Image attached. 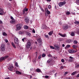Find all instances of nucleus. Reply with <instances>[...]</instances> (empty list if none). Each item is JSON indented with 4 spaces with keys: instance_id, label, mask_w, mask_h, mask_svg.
Listing matches in <instances>:
<instances>
[{
    "instance_id": "f257e3e1",
    "label": "nucleus",
    "mask_w": 79,
    "mask_h": 79,
    "mask_svg": "<svg viewBox=\"0 0 79 79\" xmlns=\"http://www.w3.org/2000/svg\"><path fill=\"white\" fill-rule=\"evenodd\" d=\"M5 50V45L4 44H2L1 45V51L2 52H3Z\"/></svg>"
},
{
    "instance_id": "c756f323",
    "label": "nucleus",
    "mask_w": 79,
    "mask_h": 79,
    "mask_svg": "<svg viewBox=\"0 0 79 79\" xmlns=\"http://www.w3.org/2000/svg\"><path fill=\"white\" fill-rule=\"evenodd\" d=\"M71 35L72 36H74V33L73 32H71Z\"/></svg>"
},
{
    "instance_id": "7c9ffc66",
    "label": "nucleus",
    "mask_w": 79,
    "mask_h": 79,
    "mask_svg": "<svg viewBox=\"0 0 79 79\" xmlns=\"http://www.w3.org/2000/svg\"><path fill=\"white\" fill-rule=\"evenodd\" d=\"M74 23L75 24H79V22L78 21H76L74 22Z\"/></svg>"
},
{
    "instance_id": "7ed1b4c3",
    "label": "nucleus",
    "mask_w": 79,
    "mask_h": 79,
    "mask_svg": "<svg viewBox=\"0 0 79 79\" xmlns=\"http://www.w3.org/2000/svg\"><path fill=\"white\" fill-rule=\"evenodd\" d=\"M45 11L47 13H45V15L46 16H48V15H50V12L48 10V8H46L45 9Z\"/></svg>"
},
{
    "instance_id": "79ce46f5",
    "label": "nucleus",
    "mask_w": 79,
    "mask_h": 79,
    "mask_svg": "<svg viewBox=\"0 0 79 79\" xmlns=\"http://www.w3.org/2000/svg\"><path fill=\"white\" fill-rule=\"evenodd\" d=\"M70 14V12L69 11H68L66 13V15H69Z\"/></svg>"
},
{
    "instance_id": "6e6552de",
    "label": "nucleus",
    "mask_w": 79,
    "mask_h": 79,
    "mask_svg": "<svg viewBox=\"0 0 79 79\" xmlns=\"http://www.w3.org/2000/svg\"><path fill=\"white\" fill-rule=\"evenodd\" d=\"M28 11V9L25 7L23 10V15H24V14L25 13V11Z\"/></svg>"
},
{
    "instance_id": "1a4fd4ad",
    "label": "nucleus",
    "mask_w": 79,
    "mask_h": 79,
    "mask_svg": "<svg viewBox=\"0 0 79 79\" xmlns=\"http://www.w3.org/2000/svg\"><path fill=\"white\" fill-rule=\"evenodd\" d=\"M54 47L56 48V50H59L60 49V47H59V46L58 45H56V44H55L54 45Z\"/></svg>"
},
{
    "instance_id": "774afa93",
    "label": "nucleus",
    "mask_w": 79,
    "mask_h": 79,
    "mask_svg": "<svg viewBox=\"0 0 79 79\" xmlns=\"http://www.w3.org/2000/svg\"><path fill=\"white\" fill-rule=\"evenodd\" d=\"M62 47H64V44H63L62 45Z\"/></svg>"
},
{
    "instance_id": "9d476101",
    "label": "nucleus",
    "mask_w": 79,
    "mask_h": 79,
    "mask_svg": "<svg viewBox=\"0 0 79 79\" xmlns=\"http://www.w3.org/2000/svg\"><path fill=\"white\" fill-rule=\"evenodd\" d=\"M69 27V26L68 25H65L63 27V29L64 30H66Z\"/></svg>"
},
{
    "instance_id": "a18cd8bd",
    "label": "nucleus",
    "mask_w": 79,
    "mask_h": 79,
    "mask_svg": "<svg viewBox=\"0 0 79 79\" xmlns=\"http://www.w3.org/2000/svg\"><path fill=\"white\" fill-rule=\"evenodd\" d=\"M61 61L62 62V63H64V59H62L61 60Z\"/></svg>"
},
{
    "instance_id": "393cba45",
    "label": "nucleus",
    "mask_w": 79,
    "mask_h": 79,
    "mask_svg": "<svg viewBox=\"0 0 79 79\" xmlns=\"http://www.w3.org/2000/svg\"><path fill=\"white\" fill-rule=\"evenodd\" d=\"M22 41L24 42V40H27V39L26 38H25L22 39Z\"/></svg>"
},
{
    "instance_id": "09e8293b",
    "label": "nucleus",
    "mask_w": 79,
    "mask_h": 79,
    "mask_svg": "<svg viewBox=\"0 0 79 79\" xmlns=\"http://www.w3.org/2000/svg\"><path fill=\"white\" fill-rule=\"evenodd\" d=\"M4 40L6 43L8 42V40H7L6 39H5Z\"/></svg>"
},
{
    "instance_id": "052dcab7",
    "label": "nucleus",
    "mask_w": 79,
    "mask_h": 79,
    "mask_svg": "<svg viewBox=\"0 0 79 79\" xmlns=\"http://www.w3.org/2000/svg\"><path fill=\"white\" fill-rule=\"evenodd\" d=\"M38 53L37 52H36L35 53V54H36V56L37 55V54H38Z\"/></svg>"
},
{
    "instance_id": "8fccbe9b",
    "label": "nucleus",
    "mask_w": 79,
    "mask_h": 79,
    "mask_svg": "<svg viewBox=\"0 0 79 79\" xmlns=\"http://www.w3.org/2000/svg\"><path fill=\"white\" fill-rule=\"evenodd\" d=\"M48 8L49 9H51V5H49L48 6Z\"/></svg>"
},
{
    "instance_id": "e433bc0d",
    "label": "nucleus",
    "mask_w": 79,
    "mask_h": 79,
    "mask_svg": "<svg viewBox=\"0 0 79 79\" xmlns=\"http://www.w3.org/2000/svg\"><path fill=\"white\" fill-rule=\"evenodd\" d=\"M5 15V13H2V12H0V15Z\"/></svg>"
},
{
    "instance_id": "c03bdc74",
    "label": "nucleus",
    "mask_w": 79,
    "mask_h": 79,
    "mask_svg": "<svg viewBox=\"0 0 79 79\" xmlns=\"http://www.w3.org/2000/svg\"><path fill=\"white\" fill-rule=\"evenodd\" d=\"M32 61L34 63H35V62H36V61H35V59H34Z\"/></svg>"
},
{
    "instance_id": "423d86ee",
    "label": "nucleus",
    "mask_w": 79,
    "mask_h": 79,
    "mask_svg": "<svg viewBox=\"0 0 79 79\" xmlns=\"http://www.w3.org/2000/svg\"><path fill=\"white\" fill-rule=\"evenodd\" d=\"M76 52H77V51H75L74 49L70 50H69V53H76Z\"/></svg>"
},
{
    "instance_id": "13d9d810",
    "label": "nucleus",
    "mask_w": 79,
    "mask_h": 79,
    "mask_svg": "<svg viewBox=\"0 0 79 79\" xmlns=\"http://www.w3.org/2000/svg\"><path fill=\"white\" fill-rule=\"evenodd\" d=\"M10 18L11 19H12V20H13L14 19V18H13L12 17H11Z\"/></svg>"
},
{
    "instance_id": "ddd939ff",
    "label": "nucleus",
    "mask_w": 79,
    "mask_h": 79,
    "mask_svg": "<svg viewBox=\"0 0 79 79\" xmlns=\"http://www.w3.org/2000/svg\"><path fill=\"white\" fill-rule=\"evenodd\" d=\"M9 69L10 71H13L14 69V67L13 66H10L9 67Z\"/></svg>"
},
{
    "instance_id": "473e14b6",
    "label": "nucleus",
    "mask_w": 79,
    "mask_h": 79,
    "mask_svg": "<svg viewBox=\"0 0 79 79\" xmlns=\"http://www.w3.org/2000/svg\"><path fill=\"white\" fill-rule=\"evenodd\" d=\"M41 10L42 11L44 12V9H42V7H41V6H39Z\"/></svg>"
},
{
    "instance_id": "37998d69",
    "label": "nucleus",
    "mask_w": 79,
    "mask_h": 79,
    "mask_svg": "<svg viewBox=\"0 0 79 79\" xmlns=\"http://www.w3.org/2000/svg\"><path fill=\"white\" fill-rule=\"evenodd\" d=\"M3 35H7V34H6V33L5 32H4L3 33Z\"/></svg>"
},
{
    "instance_id": "bf43d9fd",
    "label": "nucleus",
    "mask_w": 79,
    "mask_h": 79,
    "mask_svg": "<svg viewBox=\"0 0 79 79\" xmlns=\"http://www.w3.org/2000/svg\"><path fill=\"white\" fill-rule=\"evenodd\" d=\"M55 70H53L52 71V73H55Z\"/></svg>"
},
{
    "instance_id": "c85d7f7f",
    "label": "nucleus",
    "mask_w": 79,
    "mask_h": 79,
    "mask_svg": "<svg viewBox=\"0 0 79 79\" xmlns=\"http://www.w3.org/2000/svg\"><path fill=\"white\" fill-rule=\"evenodd\" d=\"M69 47H70V45H68L65 47V49H66V48H69Z\"/></svg>"
},
{
    "instance_id": "aec40b11",
    "label": "nucleus",
    "mask_w": 79,
    "mask_h": 79,
    "mask_svg": "<svg viewBox=\"0 0 79 79\" xmlns=\"http://www.w3.org/2000/svg\"><path fill=\"white\" fill-rule=\"evenodd\" d=\"M15 72H16V74H22L21 72L19 71H16Z\"/></svg>"
},
{
    "instance_id": "9b49d317",
    "label": "nucleus",
    "mask_w": 79,
    "mask_h": 79,
    "mask_svg": "<svg viewBox=\"0 0 79 79\" xmlns=\"http://www.w3.org/2000/svg\"><path fill=\"white\" fill-rule=\"evenodd\" d=\"M59 35H60V36H61V37H67L66 35V34L63 35L61 33H59Z\"/></svg>"
},
{
    "instance_id": "0eeeda50",
    "label": "nucleus",
    "mask_w": 79,
    "mask_h": 79,
    "mask_svg": "<svg viewBox=\"0 0 79 79\" xmlns=\"http://www.w3.org/2000/svg\"><path fill=\"white\" fill-rule=\"evenodd\" d=\"M66 4V2H61L59 3V6L60 7H61L62 6H63V5H65Z\"/></svg>"
},
{
    "instance_id": "bb28decb",
    "label": "nucleus",
    "mask_w": 79,
    "mask_h": 79,
    "mask_svg": "<svg viewBox=\"0 0 79 79\" xmlns=\"http://www.w3.org/2000/svg\"><path fill=\"white\" fill-rule=\"evenodd\" d=\"M10 23H15V20H12L10 21Z\"/></svg>"
},
{
    "instance_id": "69168bd1",
    "label": "nucleus",
    "mask_w": 79,
    "mask_h": 79,
    "mask_svg": "<svg viewBox=\"0 0 79 79\" xmlns=\"http://www.w3.org/2000/svg\"><path fill=\"white\" fill-rule=\"evenodd\" d=\"M77 77H79V74H78L77 76Z\"/></svg>"
},
{
    "instance_id": "4c0bfd02",
    "label": "nucleus",
    "mask_w": 79,
    "mask_h": 79,
    "mask_svg": "<svg viewBox=\"0 0 79 79\" xmlns=\"http://www.w3.org/2000/svg\"><path fill=\"white\" fill-rule=\"evenodd\" d=\"M73 48H76V47H77V46H76V45H73Z\"/></svg>"
},
{
    "instance_id": "412c9836",
    "label": "nucleus",
    "mask_w": 79,
    "mask_h": 79,
    "mask_svg": "<svg viewBox=\"0 0 79 79\" xmlns=\"http://www.w3.org/2000/svg\"><path fill=\"white\" fill-rule=\"evenodd\" d=\"M52 59H50L47 61V63H50V62H52Z\"/></svg>"
},
{
    "instance_id": "a211bd4d",
    "label": "nucleus",
    "mask_w": 79,
    "mask_h": 79,
    "mask_svg": "<svg viewBox=\"0 0 79 79\" xmlns=\"http://www.w3.org/2000/svg\"><path fill=\"white\" fill-rule=\"evenodd\" d=\"M26 34L29 37H31V33L29 32H26Z\"/></svg>"
},
{
    "instance_id": "cd10ccee",
    "label": "nucleus",
    "mask_w": 79,
    "mask_h": 79,
    "mask_svg": "<svg viewBox=\"0 0 79 79\" xmlns=\"http://www.w3.org/2000/svg\"><path fill=\"white\" fill-rule=\"evenodd\" d=\"M36 71L38 73H39L41 71V70H40V69H38L36 70Z\"/></svg>"
},
{
    "instance_id": "b1692460",
    "label": "nucleus",
    "mask_w": 79,
    "mask_h": 79,
    "mask_svg": "<svg viewBox=\"0 0 79 79\" xmlns=\"http://www.w3.org/2000/svg\"><path fill=\"white\" fill-rule=\"evenodd\" d=\"M11 44L12 46L14 47V48H16V46H15V45L14 43H13V42H12Z\"/></svg>"
},
{
    "instance_id": "f8f14e48",
    "label": "nucleus",
    "mask_w": 79,
    "mask_h": 79,
    "mask_svg": "<svg viewBox=\"0 0 79 79\" xmlns=\"http://www.w3.org/2000/svg\"><path fill=\"white\" fill-rule=\"evenodd\" d=\"M24 33V31H19V32H18V34H19V35H23V34Z\"/></svg>"
},
{
    "instance_id": "f3484780",
    "label": "nucleus",
    "mask_w": 79,
    "mask_h": 79,
    "mask_svg": "<svg viewBox=\"0 0 79 79\" xmlns=\"http://www.w3.org/2000/svg\"><path fill=\"white\" fill-rule=\"evenodd\" d=\"M0 12L1 13H6V12H4V11H3V10L2 9L0 8Z\"/></svg>"
},
{
    "instance_id": "338daca9",
    "label": "nucleus",
    "mask_w": 79,
    "mask_h": 79,
    "mask_svg": "<svg viewBox=\"0 0 79 79\" xmlns=\"http://www.w3.org/2000/svg\"><path fill=\"white\" fill-rule=\"evenodd\" d=\"M49 57H51L52 56H51V55H49L48 56Z\"/></svg>"
},
{
    "instance_id": "ea45409f",
    "label": "nucleus",
    "mask_w": 79,
    "mask_h": 79,
    "mask_svg": "<svg viewBox=\"0 0 79 79\" xmlns=\"http://www.w3.org/2000/svg\"><path fill=\"white\" fill-rule=\"evenodd\" d=\"M74 43L75 44H77V41L76 40H75L73 41Z\"/></svg>"
},
{
    "instance_id": "2f4dec72",
    "label": "nucleus",
    "mask_w": 79,
    "mask_h": 79,
    "mask_svg": "<svg viewBox=\"0 0 79 79\" xmlns=\"http://www.w3.org/2000/svg\"><path fill=\"white\" fill-rule=\"evenodd\" d=\"M76 73H77V72L75 71V72H73V73H72L71 74V75H74V74H76Z\"/></svg>"
},
{
    "instance_id": "864d4df0",
    "label": "nucleus",
    "mask_w": 79,
    "mask_h": 79,
    "mask_svg": "<svg viewBox=\"0 0 79 79\" xmlns=\"http://www.w3.org/2000/svg\"><path fill=\"white\" fill-rule=\"evenodd\" d=\"M69 58H70V59H74V58H73V57H71V56H70L69 57Z\"/></svg>"
},
{
    "instance_id": "c9c22d12",
    "label": "nucleus",
    "mask_w": 79,
    "mask_h": 79,
    "mask_svg": "<svg viewBox=\"0 0 79 79\" xmlns=\"http://www.w3.org/2000/svg\"><path fill=\"white\" fill-rule=\"evenodd\" d=\"M72 61H73V59H70L69 60V62H72Z\"/></svg>"
},
{
    "instance_id": "f03ea898",
    "label": "nucleus",
    "mask_w": 79,
    "mask_h": 79,
    "mask_svg": "<svg viewBox=\"0 0 79 79\" xmlns=\"http://www.w3.org/2000/svg\"><path fill=\"white\" fill-rule=\"evenodd\" d=\"M16 31H19V30H20L21 29V24H17L16 26Z\"/></svg>"
},
{
    "instance_id": "39448f33",
    "label": "nucleus",
    "mask_w": 79,
    "mask_h": 79,
    "mask_svg": "<svg viewBox=\"0 0 79 79\" xmlns=\"http://www.w3.org/2000/svg\"><path fill=\"white\" fill-rule=\"evenodd\" d=\"M14 42L15 44H19V41L18 40V38L15 37L14 38Z\"/></svg>"
},
{
    "instance_id": "6e6d98bb",
    "label": "nucleus",
    "mask_w": 79,
    "mask_h": 79,
    "mask_svg": "<svg viewBox=\"0 0 79 79\" xmlns=\"http://www.w3.org/2000/svg\"><path fill=\"white\" fill-rule=\"evenodd\" d=\"M57 74V73H56L54 75V76L55 77H56V75Z\"/></svg>"
},
{
    "instance_id": "603ef678",
    "label": "nucleus",
    "mask_w": 79,
    "mask_h": 79,
    "mask_svg": "<svg viewBox=\"0 0 79 79\" xmlns=\"http://www.w3.org/2000/svg\"><path fill=\"white\" fill-rule=\"evenodd\" d=\"M32 32H33V33H35V30H34V29H33Z\"/></svg>"
},
{
    "instance_id": "72a5a7b5",
    "label": "nucleus",
    "mask_w": 79,
    "mask_h": 79,
    "mask_svg": "<svg viewBox=\"0 0 79 79\" xmlns=\"http://www.w3.org/2000/svg\"><path fill=\"white\" fill-rule=\"evenodd\" d=\"M50 48L52 49H55V48L53 46H50Z\"/></svg>"
},
{
    "instance_id": "20e7f679",
    "label": "nucleus",
    "mask_w": 79,
    "mask_h": 79,
    "mask_svg": "<svg viewBox=\"0 0 79 79\" xmlns=\"http://www.w3.org/2000/svg\"><path fill=\"white\" fill-rule=\"evenodd\" d=\"M26 45L27 48H29L31 47V43L30 42H28L27 43Z\"/></svg>"
},
{
    "instance_id": "0e129e2a",
    "label": "nucleus",
    "mask_w": 79,
    "mask_h": 79,
    "mask_svg": "<svg viewBox=\"0 0 79 79\" xmlns=\"http://www.w3.org/2000/svg\"><path fill=\"white\" fill-rule=\"evenodd\" d=\"M5 79H10V78L9 77L7 78H6Z\"/></svg>"
},
{
    "instance_id": "4be33fe9",
    "label": "nucleus",
    "mask_w": 79,
    "mask_h": 79,
    "mask_svg": "<svg viewBox=\"0 0 79 79\" xmlns=\"http://www.w3.org/2000/svg\"><path fill=\"white\" fill-rule=\"evenodd\" d=\"M5 60V58H4V57H2L1 58H0V62H2L3 60Z\"/></svg>"
},
{
    "instance_id": "6ab92c4d",
    "label": "nucleus",
    "mask_w": 79,
    "mask_h": 79,
    "mask_svg": "<svg viewBox=\"0 0 79 79\" xmlns=\"http://www.w3.org/2000/svg\"><path fill=\"white\" fill-rule=\"evenodd\" d=\"M37 41L38 42L39 44H42V40H41V39L40 38L38 39L37 40Z\"/></svg>"
},
{
    "instance_id": "e2e57ef3",
    "label": "nucleus",
    "mask_w": 79,
    "mask_h": 79,
    "mask_svg": "<svg viewBox=\"0 0 79 79\" xmlns=\"http://www.w3.org/2000/svg\"><path fill=\"white\" fill-rule=\"evenodd\" d=\"M77 34H79V30H78L77 31Z\"/></svg>"
},
{
    "instance_id": "2eb2a0df",
    "label": "nucleus",
    "mask_w": 79,
    "mask_h": 79,
    "mask_svg": "<svg viewBox=\"0 0 79 79\" xmlns=\"http://www.w3.org/2000/svg\"><path fill=\"white\" fill-rule=\"evenodd\" d=\"M66 42L68 43H70V42H73V40H67Z\"/></svg>"
},
{
    "instance_id": "4468645a",
    "label": "nucleus",
    "mask_w": 79,
    "mask_h": 79,
    "mask_svg": "<svg viewBox=\"0 0 79 79\" xmlns=\"http://www.w3.org/2000/svg\"><path fill=\"white\" fill-rule=\"evenodd\" d=\"M25 21L26 23H29V19L27 17H26L25 18Z\"/></svg>"
},
{
    "instance_id": "3c124183",
    "label": "nucleus",
    "mask_w": 79,
    "mask_h": 79,
    "mask_svg": "<svg viewBox=\"0 0 79 79\" xmlns=\"http://www.w3.org/2000/svg\"><path fill=\"white\" fill-rule=\"evenodd\" d=\"M64 68V66H61L60 68V69H62L63 68Z\"/></svg>"
},
{
    "instance_id": "4d7b16f0",
    "label": "nucleus",
    "mask_w": 79,
    "mask_h": 79,
    "mask_svg": "<svg viewBox=\"0 0 79 79\" xmlns=\"http://www.w3.org/2000/svg\"><path fill=\"white\" fill-rule=\"evenodd\" d=\"M40 58H41V56H40L38 57V59H40Z\"/></svg>"
},
{
    "instance_id": "5701e85b",
    "label": "nucleus",
    "mask_w": 79,
    "mask_h": 79,
    "mask_svg": "<svg viewBox=\"0 0 79 79\" xmlns=\"http://www.w3.org/2000/svg\"><path fill=\"white\" fill-rule=\"evenodd\" d=\"M53 31H51L48 33V35H52V34H53Z\"/></svg>"
},
{
    "instance_id": "dca6fc26",
    "label": "nucleus",
    "mask_w": 79,
    "mask_h": 79,
    "mask_svg": "<svg viewBox=\"0 0 79 79\" xmlns=\"http://www.w3.org/2000/svg\"><path fill=\"white\" fill-rule=\"evenodd\" d=\"M42 28L43 29H47V26H46V25H45V24H44L42 26Z\"/></svg>"
},
{
    "instance_id": "5fc2aeb1",
    "label": "nucleus",
    "mask_w": 79,
    "mask_h": 79,
    "mask_svg": "<svg viewBox=\"0 0 79 79\" xmlns=\"http://www.w3.org/2000/svg\"><path fill=\"white\" fill-rule=\"evenodd\" d=\"M45 78H48L49 77H48V76H45Z\"/></svg>"
},
{
    "instance_id": "a878e982",
    "label": "nucleus",
    "mask_w": 79,
    "mask_h": 79,
    "mask_svg": "<svg viewBox=\"0 0 79 79\" xmlns=\"http://www.w3.org/2000/svg\"><path fill=\"white\" fill-rule=\"evenodd\" d=\"M24 28H25V29H27L29 28V27L27 26H25L24 27Z\"/></svg>"
},
{
    "instance_id": "de8ad7c7",
    "label": "nucleus",
    "mask_w": 79,
    "mask_h": 79,
    "mask_svg": "<svg viewBox=\"0 0 79 79\" xmlns=\"http://www.w3.org/2000/svg\"><path fill=\"white\" fill-rule=\"evenodd\" d=\"M44 36H45V37H46V38H48V35H44Z\"/></svg>"
},
{
    "instance_id": "49530a36",
    "label": "nucleus",
    "mask_w": 79,
    "mask_h": 79,
    "mask_svg": "<svg viewBox=\"0 0 79 79\" xmlns=\"http://www.w3.org/2000/svg\"><path fill=\"white\" fill-rule=\"evenodd\" d=\"M79 65H76L75 66V68H79Z\"/></svg>"
},
{
    "instance_id": "a19ab883",
    "label": "nucleus",
    "mask_w": 79,
    "mask_h": 79,
    "mask_svg": "<svg viewBox=\"0 0 79 79\" xmlns=\"http://www.w3.org/2000/svg\"><path fill=\"white\" fill-rule=\"evenodd\" d=\"M46 55H45V54L44 53H43L42 54V57H45V56H46Z\"/></svg>"
},
{
    "instance_id": "680f3d73",
    "label": "nucleus",
    "mask_w": 79,
    "mask_h": 79,
    "mask_svg": "<svg viewBox=\"0 0 79 79\" xmlns=\"http://www.w3.org/2000/svg\"><path fill=\"white\" fill-rule=\"evenodd\" d=\"M67 73H68V72H65V73H64V74L65 75L67 74Z\"/></svg>"
},
{
    "instance_id": "58836bf2",
    "label": "nucleus",
    "mask_w": 79,
    "mask_h": 79,
    "mask_svg": "<svg viewBox=\"0 0 79 79\" xmlns=\"http://www.w3.org/2000/svg\"><path fill=\"white\" fill-rule=\"evenodd\" d=\"M15 64L16 67H18L19 66L18 65V63L17 62L15 63Z\"/></svg>"
},
{
    "instance_id": "f704fd0d",
    "label": "nucleus",
    "mask_w": 79,
    "mask_h": 79,
    "mask_svg": "<svg viewBox=\"0 0 79 79\" xmlns=\"http://www.w3.org/2000/svg\"><path fill=\"white\" fill-rule=\"evenodd\" d=\"M8 57H9V56H5V57H4V58L5 59V60L6 59V58H8Z\"/></svg>"
}]
</instances>
